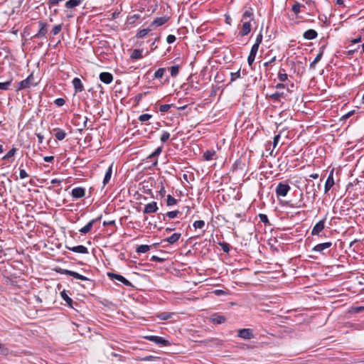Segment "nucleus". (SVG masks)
I'll return each instance as SVG.
<instances>
[{"label": "nucleus", "instance_id": "nucleus-3", "mask_svg": "<svg viewBox=\"0 0 364 364\" xmlns=\"http://www.w3.org/2000/svg\"><path fill=\"white\" fill-rule=\"evenodd\" d=\"M37 85L36 82H34V77L33 74H31L28 76V77L18 83V90H23L26 88H30L32 86H36Z\"/></svg>", "mask_w": 364, "mask_h": 364}, {"label": "nucleus", "instance_id": "nucleus-23", "mask_svg": "<svg viewBox=\"0 0 364 364\" xmlns=\"http://www.w3.org/2000/svg\"><path fill=\"white\" fill-rule=\"evenodd\" d=\"M83 0H69L65 2V6L68 9H73L76 6H80Z\"/></svg>", "mask_w": 364, "mask_h": 364}, {"label": "nucleus", "instance_id": "nucleus-40", "mask_svg": "<svg viewBox=\"0 0 364 364\" xmlns=\"http://www.w3.org/2000/svg\"><path fill=\"white\" fill-rule=\"evenodd\" d=\"M179 72V66L178 65H173L170 68V73L172 77H176L178 75Z\"/></svg>", "mask_w": 364, "mask_h": 364}, {"label": "nucleus", "instance_id": "nucleus-52", "mask_svg": "<svg viewBox=\"0 0 364 364\" xmlns=\"http://www.w3.org/2000/svg\"><path fill=\"white\" fill-rule=\"evenodd\" d=\"M64 0H48V7L49 9H50L51 7L54 6H57L58 5V4L61 1H63Z\"/></svg>", "mask_w": 364, "mask_h": 364}, {"label": "nucleus", "instance_id": "nucleus-33", "mask_svg": "<svg viewBox=\"0 0 364 364\" xmlns=\"http://www.w3.org/2000/svg\"><path fill=\"white\" fill-rule=\"evenodd\" d=\"M17 151L16 148H12L10 151H9L2 158L3 160H8L9 159L14 156Z\"/></svg>", "mask_w": 364, "mask_h": 364}, {"label": "nucleus", "instance_id": "nucleus-13", "mask_svg": "<svg viewBox=\"0 0 364 364\" xmlns=\"http://www.w3.org/2000/svg\"><path fill=\"white\" fill-rule=\"evenodd\" d=\"M332 246V242H323V243H320V244H318L316 245L314 248H313V251L314 252H323L324 250L327 249V248H329Z\"/></svg>", "mask_w": 364, "mask_h": 364}, {"label": "nucleus", "instance_id": "nucleus-60", "mask_svg": "<svg viewBox=\"0 0 364 364\" xmlns=\"http://www.w3.org/2000/svg\"><path fill=\"white\" fill-rule=\"evenodd\" d=\"M259 217L262 223L265 224L269 223L268 217L265 214H259Z\"/></svg>", "mask_w": 364, "mask_h": 364}, {"label": "nucleus", "instance_id": "nucleus-17", "mask_svg": "<svg viewBox=\"0 0 364 364\" xmlns=\"http://www.w3.org/2000/svg\"><path fill=\"white\" fill-rule=\"evenodd\" d=\"M169 18L168 16H161L156 18L151 23V26H154L156 27L161 26L166 23L168 21Z\"/></svg>", "mask_w": 364, "mask_h": 364}, {"label": "nucleus", "instance_id": "nucleus-51", "mask_svg": "<svg viewBox=\"0 0 364 364\" xmlns=\"http://www.w3.org/2000/svg\"><path fill=\"white\" fill-rule=\"evenodd\" d=\"M259 45L257 44V43H254L253 46H252V48L250 50V54H252L254 55H257V53L258 51V49H259Z\"/></svg>", "mask_w": 364, "mask_h": 364}, {"label": "nucleus", "instance_id": "nucleus-59", "mask_svg": "<svg viewBox=\"0 0 364 364\" xmlns=\"http://www.w3.org/2000/svg\"><path fill=\"white\" fill-rule=\"evenodd\" d=\"M19 176L21 179H24V178H26L27 177H28V174L26 173V171L24 169H20Z\"/></svg>", "mask_w": 364, "mask_h": 364}, {"label": "nucleus", "instance_id": "nucleus-2", "mask_svg": "<svg viewBox=\"0 0 364 364\" xmlns=\"http://www.w3.org/2000/svg\"><path fill=\"white\" fill-rule=\"evenodd\" d=\"M291 187L288 183L280 182L278 183L275 193L277 197H285L290 191Z\"/></svg>", "mask_w": 364, "mask_h": 364}, {"label": "nucleus", "instance_id": "nucleus-1", "mask_svg": "<svg viewBox=\"0 0 364 364\" xmlns=\"http://www.w3.org/2000/svg\"><path fill=\"white\" fill-rule=\"evenodd\" d=\"M55 271L58 274L69 275V276H71V277H74L75 279H77L79 280H82V281H89L90 280L87 277H86L76 272L63 269L61 267L55 268Z\"/></svg>", "mask_w": 364, "mask_h": 364}, {"label": "nucleus", "instance_id": "nucleus-55", "mask_svg": "<svg viewBox=\"0 0 364 364\" xmlns=\"http://www.w3.org/2000/svg\"><path fill=\"white\" fill-rule=\"evenodd\" d=\"M282 92H276L275 93H273L270 97L274 100H279L281 97L282 96Z\"/></svg>", "mask_w": 364, "mask_h": 364}, {"label": "nucleus", "instance_id": "nucleus-28", "mask_svg": "<svg viewBox=\"0 0 364 364\" xmlns=\"http://www.w3.org/2000/svg\"><path fill=\"white\" fill-rule=\"evenodd\" d=\"M60 295L63 300L68 304V305L73 308V299L68 296L65 290L61 291Z\"/></svg>", "mask_w": 364, "mask_h": 364}, {"label": "nucleus", "instance_id": "nucleus-6", "mask_svg": "<svg viewBox=\"0 0 364 364\" xmlns=\"http://www.w3.org/2000/svg\"><path fill=\"white\" fill-rule=\"evenodd\" d=\"M107 276L109 277V278L110 279L117 280V281L122 282V284H124L127 287H132L133 286L132 284L129 280H127L125 277H124L123 276H122L120 274H114L112 272H108Z\"/></svg>", "mask_w": 364, "mask_h": 364}, {"label": "nucleus", "instance_id": "nucleus-29", "mask_svg": "<svg viewBox=\"0 0 364 364\" xmlns=\"http://www.w3.org/2000/svg\"><path fill=\"white\" fill-rule=\"evenodd\" d=\"M215 151L214 150H207L203 154V157L206 161H210L213 159V156L215 155Z\"/></svg>", "mask_w": 364, "mask_h": 364}, {"label": "nucleus", "instance_id": "nucleus-54", "mask_svg": "<svg viewBox=\"0 0 364 364\" xmlns=\"http://www.w3.org/2000/svg\"><path fill=\"white\" fill-rule=\"evenodd\" d=\"M240 77V70H237L236 73H231V81H235V80Z\"/></svg>", "mask_w": 364, "mask_h": 364}, {"label": "nucleus", "instance_id": "nucleus-50", "mask_svg": "<svg viewBox=\"0 0 364 364\" xmlns=\"http://www.w3.org/2000/svg\"><path fill=\"white\" fill-rule=\"evenodd\" d=\"M156 359H159L158 357L154 355H147L140 358L141 361H154Z\"/></svg>", "mask_w": 364, "mask_h": 364}, {"label": "nucleus", "instance_id": "nucleus-26", "mask_svg": "<svg viewBox=\"0 0 364 364\" xmlns=\"http://www.w3.org/2000/svg\"><path fill=\"white\" fill-rule=\"evenodd\" d=\"M180 213L178 210L169 211L166 215L161 214L162 220H166V218L168 217L169 218H175ZM159 218H161V214L159 215Z\"/></svg>", "mask_w": 364, "mask_h": 364}, {"label": "nucleus", "instance_id": "nucleus-9", "mask_svg": "<svg viewBox=\"0 0 364 364\" xmlns=\"http://www.w3.org/2000/svg\"><path fill=\"white\" fill-rule=\"evenodd\" d=\"M100 80L105 84H110L113 81V75L108 72H102L99 75Z\"/></svg>", "mask_w": 364, "mask_h": 364}, {"label": "nucleus", "instance_id": "nucleus-19", "mask_svg": "<svg viewBox=\"0 0 364 364\" xmlns=\"http://www.w3.org/2000/svg\"><path fill=\"white\" fill-rule=\"evenodd\" d=\"M318 36L317 32L314 29H309L306 31L303 36L306 40H313L315 39Z\"/></svg>", "mask_w": 364, "mask_h": 364}, {"label": "nucleus", "instance_id": "nucleus-20", "mask_svg": "<svg viewBox=\"0 0 364 364\" xmlns=\"http://www.w3.org/2000/svg\"><path fill=\"white\" fill-rule=\"evenodd\" d=\"M181 234L179 232H175L173 235H171L170 237L164 239V242H167L171 245L175 244L181 237Z\"/></svg>", "mask_w": 364, "mask_h": 364}, {"label": "nucleus", "instance_id": "nucleus-48", "mask_svg": "<svg viewBox=\"0 0 364 364\" xmlns=\"http://www.w3.org/2000/svg\"><path fill=\"white\" fill-rule=\"evenodd\" d=\"M11 84V81L0 82V90H9Z\"/></svg>", "mask_w": 364, "mask_h": 364}, {"label": "nucleus", "instance_id": "nucleus-14", "mask_svg": "<svg viewBox=\"0 0 364 364\" xmlns=\"http://www.w3.org/2000/svg\"><path fill=\"white\" fill-rule=\"evenodd\" d=\"M238 336L244 339H250L253 335L249 328H242L238 331Z\"/></svg>", "mask_w": 364, "mask_h": 364}, {"label": "nucleus", "instance_id": "nucleus-32", "mask_svg": "<svg viewBox=\"0 0 364 364\" xmlns=\"http://www.w3.org/2000/svg\"><path fill=\"white\" fill-rule=\"evenodd\" d=\"M151 31V29L149 28H144L140 30L136 35V37L137 38H142L145 37L148 33Z\"/></svg>", "mask_w": 364, "mask_h": 364}, {"label": "nucleus", "instance_id": "nucleus-58", "mask_svg": "<svg viewBox=\"0 0 364 364\" xmlns=\"http://www.w3.org/2000/svg\"><path fill=\"white\" fill-rule=\"evenodd\" d=\"M262 31V28L261 29L259 33L257 36L256 40H255V43H257L259 45L261 44V43L262 41V38H263Z\"/></svg>", "mask_w": 364, "mask_h": 364}, {"label": "nucleus", "instance_id": "nucleus-7", "mask_svg": "<svg viewBox=\"0 0 364 364\" xmlns=\"http://www.w3.org/2000/svg\"><path fill=\"white\" fill-rule=\"evenodd\" d=\"M325 222H326V218L318 221L313 228L311 230V235H318L325 227Z\"/></svg>", "mask_w": 364, "mask_h": 364}, {"label": "nucleus", "instance_id": "nucleus-12", "mask_svg": "<svg viewBox=\"0 0 364 364\" xmlns=\"http://www.w3.org/2000/svg\"><path fill=\"white\" fill-rule=\"evenodd\" d=\"M66 248L76 253H80V254H88V249L85 247L84 245H77L75 247H68L66 246Z\"/></svg>", "mask_w": 364, "mask_h": 364}, {"label": "nucleus", "instance_id": "nucleus-22", "mask_svg": "<svg viewBox=\"0 0 364 364\" xmlns=\"http://www.w3.org/2000/svg\"><path fill=\"white\" fill-rule=\"evenodd\" d=\"M251 31L250 21L245 22L242 26V30L240 32V35L242 36H247Z\"/></svg>", "mask_w": 364, "mask_h": 364}, {"label": "nucleus", "instance_id": "nucleus-62", "mask_svg": "<svg viewBox=\"0 0 364 364\" xmlns=\"http://www.w3.org/2000/svg\"><path fill=\"white\" fill-rule=\"evenodd\" d=\"M280 137H281L280 134L274 136V140H273V149H274L277 146V145L280 139Z\"/></svg>", "mask_w": 364, "mask_h": 364}, {"label": "nucleus", "instance_id": "nucleus-57", "mask_svg": "<svg viewBox=\"0 0 364 364\" xmlns=\"http://www.w3.org/2000/svg\"><path fill=\"white\" fill-rule=\"evenodd\" d=\"M9 350L6 346L0 343V354L1 355H7Z\"/></svg>", "mask_w": 364, "mask_h": 364}, {"label": "nucleus", "instance_id": "nucleus-18", "mask_svg": "<svg viewBox=\"0 0 364 364\" xmlns=\"http://www.w3.org/2000/svg\"><path fill=\"white\" fill-rule=\"evenodd\" d=\"M334 185V180L333 176V171H331L327 178V180L325 183L324 189L325 193H327Z\"/></svg>", "mask_w": 364, "mask_h": 364}, {"label": "nucleus", "instance_id": "nucleus-4", "mask_svg": "<svg viewBox=\"0 0 364 364\" xmlns=\"http://www.w3.org/2000/svg\"><path fill=\"white\" fill-rule=\"evenodd\" d=\"M147 341H151L161 346H168L170 345V342L168 340L164 339L163 337L157 336H147L144 337Z\"/></svg>", "mask_w": 364, "mask_h": 364}, {"label": "nucleus", "instance_id": "nucleus-37", "mask_svg": "<svg viewBox=\"0 0 364 364\" xmlns=\"http://www.w3.org/2000/svg\"><path fill=\"white\" fill-rule=\"evenodd\" d=\"M218 245L221 247L224 252L228 253L230 252V246L228 243L225 242H220Z\"/></svg>", "mask_w": 364, "mask_h": 364}, {"label": "nucleus", "instance_id": "nucleus-53", "mask_svg": "<svg viewBox=\"0 0 364 364\" xmlns=\"http://www.w3.org/2000/svg\"><path fill=\"white\" fill-rule=\"evenodd\" d=\"M65 100L63 98H58L55 100L54 104L58 107H62L65 105Z\"/></svg>", "mask_w": 364, "mask_h": 364}, {"label": "nucleus", "instance_id": "nucleus-56", "mask_svg": "<svg viewBox=\"0 0 364 364\" xmlns=\"http://www.w3.org/2000/svg\"><path fill=\"white\" fill-rule=\"evenodd\" d=\"M255 57L256 55H254L252 54H249L248 57H247V63H248V65L249 66H252L255 60Z\"/></svg>", "mask_w": 364, "mask_h": 364}, {"label": "nucleus", "instance_id": "nucleus-43", "mask_svg": "<svg viewBox=\"0 0 364 364\" xmlns=\"http://www.w3.org/2000/svg\"><path fill=\"white\" fill-rule=\"evenodd\" d=\"M301 6L304 7V6L299 3H296L292 6L291 10L296 15H297L300 12V9Z\"/></svg>", "mask_w": 364, "mask_h": 364}, {"label": "nucleus", "instance_id": "nucleus-47", "mask_svg": "<svg viewBox=\"0 0 364 364\" xmlns=\"http://www.w3.org/2000/svg\"><path fill=\"white\" fill-rule=\"evenodd\" d=\"M171 107H173V104H171V105H168V104L161 105L160 106V107H159V111L161 112H166Z\"/></svg>", "mask_w": 364, "mask_h": 364}, {"label": "nucleus", "instance_id": "nucleus-16", "mask_svg": "<svg viewBox=\"0 0 364 364\" xmlns=\"http://www.w3.org/2000/svg\"><path fill=\"white\" fill-rule=\"evenodd\" d=\"M210 320L215 324H222L226 321V318L223 315L214 314L211 316Z\"/></svg>", "mask_w": 364, "mask_h": 364}, {"label": "nucleus", "instance_id": "nucleus-30", "mask_svg": "<svg viewBox=\"0 0 364 364\" xmlns=\"http://www.w3.org/2000/svg\"><path fill=\"white\" fill-rule=\"evenodd\" d=\"M150 250V246L147 245H141L136 247L137 253H146Z\"/></svg>", "mask_w": 364, "mask_h": 364}, {"label": "nucleus", "instance_id": "nucleus-41", "mask_svg": "<svg viewBox=\"0 0 364 364\" xmlns=\"http://www.w3.org/2000/svg\"><path fill=\"white\" fill-rule=\"evenodd\" d=\"M169 138H170L169 132H168L166 131H164L160 137V141L162 143H166L169 139Z\"/></svg>", "mask_w": 364, "mask_h": 364}, {"label": "nucleus", "instance_id": "nucleus-34", "mask_svg": "<svg viewBox=\"0 0 364 364\" xmlns=\"http://www.w3.org/2000/svg\"><path fill=\"white\" fill-rule=\"evenodd\" d=\"M75 118L77 119H83V122H82V128H80L79 130L80 132H82L84 129H85L87 127V120H88V118L87 117H82L81 115L80 114H77Z\"/></svg>", "mask_w": 364, "mask_h": 364}, {"label": "nucleus", "instance_id": "nucleus-44", "mask_svg": "<svg viewBox=\"0 0 364 364\" xmlns=\"http://www.w3.org/2000/svg\"><path fill=\"white\" fill-rule=\"evenodd\" d=\"M62 28H63V25L62 24H58V25H55L53 29H52V33L53 36H56L58 35L62 30Z\"/></svg>", "mask_w": 364, "mask_h": 364}, {"label": "nucleus", "instance_id": "nucleus-24", "mask_svg": "<svg viewBox=\"0 0 364 364\" xmlns=\"http://www.w3.org/2000/svg\"><path fill=\"white\" fill-rule=\"evenodd\" d=\"M112 167H113V164H111L109 168H107L106 173H105V177H104V179H103V186H105L106 184H107L110 179H111V177H112Z\"/></svg>", "mask_w": 364, "mask_h": 364}, {"label": "nucleus", "instance_id": "nucleus-63", "mask_svg": "<svg viewBox=\"0 0 364 364\" xmlns=\"http://www.w3.org/2000/svg\"><path fill=\"white\" fill-rule=\"evenodd\" d=\"M176 41V37L173 35H168L166 38V41L168 43H173Z\"/></svg>", "mask_w": 364, "mask_h": 364}, {"label": "nucleus", "instance_id": "nucleus-61", "mask_svg": "<svg viewBox=\"0 0 364 364\" xmlns=\"http://www.w3.org/2000/svg\"><path fill=\"white\" fill-rule=\"evenodd\" d=\"M156 157H157L156 155H154V152H153V153H151V154H149L148 156L147 159H154V161L153 162V166H155L158 164V160L156 159Z\"/></svg>", "mask_w": 364, "mask_h": 364}, {"label": "nucleus", "instance_id": "nucleus-36", "mask_svg": "<svg viewBox=\"0 0 364 364\" xmlns=\"http://www.w3.org/2000/svg\"><path fill=\"white\" fill-rule=\"evenodd\" d=\"M164 73H165V68H159L155 72L154 77V78L160 79L164 76Z\"/></svg>", "mask_w": 364, "mask_h": 364}, {"label": "nucleus", "instance_id": "nucleus-11", "mask_svg": "<svg viewBox=\"0 0 364 364\" xmlns=\"http://www.w3.org/2000/svg\"><path fill=\"white\" fill-rule=\"evenodd\" d=\"M101 217L97 218L95 219L92 220L90 221L86 225H85L83 228L79 230V232L82 234H87L89 232L91 231L93 225L98 220H100Z\"/></svg>", "mask_w": 364, "mask_h": 364}, {"label": "nucleus", "instance_id": "nucleus-39", "mask_svg": "<svg viewBox=\"0 0 364 364\" xmlns=\"http://www.w3.org/2000/svg\"><path fill=\"white\" fill-rule=\"evenodd\" d=\"M282 71H284V70L283 69H281L279 71V73H278V79L279 80V81L281 82H285L287 79H288V75L287 74L284 73H282Z\"/></svg>", "mask_w": 364, "mask_h": 364}, {"label": "nucleus", "instance_id": "nucleus-27", "mask_svg": "<svg viewBox=\"0 0 364 364\" xmlns=\"http://www.w3.org/2000/svg\"><path fill=\"white\" fill-rule=\"evenodd\" d=\"M130 58L132 59V60H139V59H141L143 58V55H142V50H140V49H134L131 55H130Z\"/></svg>", "mask_w": 364, "mask_h": 364}, {"label": "nucleus", "instance_id": "nucleus-10", "mask_svg": "<svg viewBox=\"0 0 364 364\" xmlns=\"http://www.w3.org/2000/svg\"><path fill=\"white\" fill-rule=\"evenodd\" d=\"M71 195L74 198H82L85 195V189L82 187H77L72 190Z\"/></svg>", "mask_w": 364, "mask_h": 364}, {"label": "nucleus", "instance_id": "nucleus-31", "mask_svg": "<svg viewBox=\"0 0 364 364\" xmlns=\"http://www.w3.org/2000/svg\"><path fill=\"white\" fill-rule=\"evenodd\" d=\"M253 11L252 8H249V9L246 10L242 14V21L247 19L248 18H251L250 21L253 20Z\"/></svg>", "mask_w": 364, "mask_h": 364}, {"label": "nucleus", "instance_id": "nucleus-46", "mask_svg": "<svg viewBox=\"0 0 364 364\" xmlns=\"http://www.w3.org/2000/svg\"><path fill=\"white\" fill-rule=\"evenodd\" d=\"M140 18V15L139 14H134L132 16H130L128 17V19H127V21L129 22V23L130 24H134L135 23L136 21Z\"/></svg>", "mask_w": 364, "mask_h": 364}, {"label": "nucleus", "instance_id": "nucleus-25", "mask_svg": "<svg viewBox=\"0 0 364 364\" xmlns=\"http://www.w3.org/2000/svg\"><path fill=\"white\" fill-rule=\"evenodd\" d=\"M53 132H55V137L59 141L64 139L66 136L65 132L60 128L54 129Z\"/></svg>", "mask_w": 364, "mask_h": 364}, {"label": "nucleus", "instance_id": "nucleus-38", "mask_svg": "<svg viewBox=\"0 0 364 364\" xmlns=\"http://www.w3.org/2000/svg\"><path fill=\"white\" fill-rule=\"evenodd\" d=\"M171 314L168 312H162L158 315L159 319L166 321L171 318Z\"/></svg>", "mask_w": 364, "mask_h": 364}, {"label": "nucleus", "instance_id": "nucleus-35", "mask_svg": "<svg viewBox=\"0 0 364 364\" xmlns=\"http://www.w3.org/2000/svg\"><path fill=\"white\" fill-rule=\"evenodd\" d=\"M177 203V200L174 198L172 196L168 195L166 199V205L168 206H172Z\"/></svg>", "mask_w": 364, "mask_h": 364}, {"label": "nucleus", "instance_id": "nucleus-15", "mask_svg": "<svg viewBox=\"0 0 364 364\" xmlns=\"http://www.w3.org/2000/svg\"><path fill=\"white\" fill-rule=\"evenodd\" d=\"M73 87L75 92H82L84 90V86L81 80L78 77H75L72 81Z\"/></svg>", "mask_w": 364, "mask_h": 364}, {"label": "nucleus", "instance_id": "nucleus-5", "mask_svg": "<svg viewBox=\"0 0 364 364\" xmlns=\"http://www.w3.org/2000/svg\"><path fill=\"white\" fill-rule=\"evenodd\" d=\"M39 30L38 33L33 36L36 38H42L46 36L48 32V24L43 21H38Z\"/></svg>", "mask_w": 364, "mask_h": 364}, {"label": "nucleus", "instance_id": "nucleus-42", "mask_svg": "<svg viewBox=\"0 0 364 364\" xmlns=\"http://www.w3.org/2000/svg\"><path fill=\"white\" fill-rule=\"evenodd\" d=\"M193 226L195 229H202L205 226V222L203 220H196L193 223Z\"/></svg>", "mask_w": 364, "mask_h": 364}, {"label": "nucleus", "instance_id": "nucleus-21", "mask_svg": "<svg viewBox=\"0 0 364 364\" xmlns=\"http://www.w3.org/2000/svg\"><path fill=\"white\" fill-rule=\"evenodd\" d=\"M324 48H325L324 46L321 48V50H320L319 53L317 54V55L315 58V59L311 63L310 66H309L310 69H312V70L315 69L316 64L317 63H318L321 60V59L322 58V56H323V54Z\"/></svg>", "mask_w": 364, "mask_h": 364}, {"label": "nucleus", "instance_id": "nucleus-64", "mask_svg": "<svg viewBox=\"0 0 364 364\" xmlns=\"http://www.w3.org/2000/svg\"><path fill=\"white\" fill-rule=\"evenodd\" d=\"M166 190L163 186L162 183H161V188H160V190L159 191V195L161 196V198L164 197L165 195H166Z\"/></svg>", "mask_w": 364, "mask_h": 364}, {"label": "nucleus", "instance_id": "nucleus-49", "mask_svg": "<svg viewBox=\"0 0 364 364\" xmlns=\"http://www.w3.org/2000/svg\"><path fill=\"white\" fill-rule=\"evenodd\" d=\"M363 311H364V306H353L351 307L350 312L357 314Z\"/></svg>", "mask_w": 364, "mask_h": 364}, {"label": "nucleus", "instance_id": "nucleus-45", "mask_svg": "<svg viewBox=\"0 0 364 364\" xmlns=\"http://www.w3.org/2000/svg\"><path fill=\"white\" fill-rule=\"evenodd\" d=\"M152 117V115L151 114H143L139 116V120L141 122H145L148 120H149Z\"/></svg>", "mask_w": 364, "mask_h": 364}, {"label": "nucleus", "instance_id": "nucleus-8", "mask_svg": "<svg viewBox=\"0 0 364 364\" xmlns=\"http://www.w3.org/2000/svg\"><path fill=\"white\" fill-rule=\"evenodd\" d=\"M158 209L159 208L156 202L152 201L145 205L143 213L144 214L154 213H156L158 210Z\"/></svg>", "mask_w": 364, "mask_h": 364}]
</instances>
